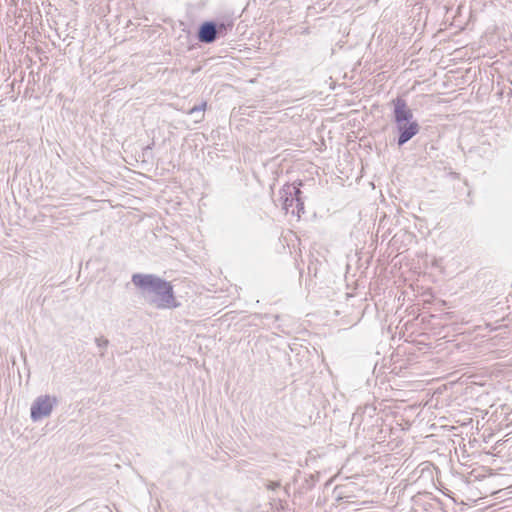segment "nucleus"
Returning <instances> with one entry per match:
<instances>
[{
  "label": "nucleus",
  "instance_id": "obj_1",
  "mask_svg": "<svg viewBox=\"0 0 512 512\" xmlns=\"http://www.w3.org/2000/svg\"><path fill=\"white\" fill-rule=\"evenodd\" d=\"M131 281L150 305L158 309L176 308L178 306L172 284L159 276L135 273L132 275Z\"/></svg>",
  "mask_w": 512,
  "mask_h": 512
},
{
  "label": "nucleus",
  "instance_id": "obj_2",
  "mask_svg": "<svg viewBox=\"0 0 512 512\" xmlns=\"http://www.w3.org/2000/svg\"><path fill=\"white\" fill-rule=\"evenodd\" d=\"M392 105L393 120L398 133L397 144L401 147L419 133L420 126L405 99L397 97L392 100Z\"/></svg>",
  "mask_w": 512,
  "mask_h": 512
},
{
  "label": "nucleus",
  "instance_id": "obj_3",
  "mask_svg": "<svg viewBox=\"0 0 512 512\" xmlns=\"http://www.w3.org/2000/svg\"><path fill=\"white\" fill-rule=\"evenodd\" d=\"M231 28V23L205 21L198 28L197 38L202 43L211 44L220 36H224L227 30Z\"/></svg>",
  "mask_w": 512,
  "mask_h": 512
},
{
  "label": "nucleus",
  "instance_id": "obj_4",
  "mask_svg": "<svg viewBox=\"0 0 512 512\" xmlns=\"http://www.w3.org/2000/svg\"><path fill=\"white\" fill-rule=\"evenodd\" d=\"M57 402V398L54 396L41 395L37 397L30 408V417L32 421L37 422L50 416Z\"/></svg>",
  "mask_w": 512,
  "mask_h": 512
},
{
  "label": "nucleus",
  "instance_id": "obj_5",
  "mask_svg": "<svg viewBox=\"0 0 512 512\" xmlns=\"http://www.w3.org/2000/svg\"><path fill=\"white\" fill-rule=\"evenodd\" d=\"M298 195H301V190L294 185H285L279 191L278 201L281 203V207L286 213H288L289 209L294 205Z\"/></svg>",
  "mask_w": 512,
  "mask_h": 512
},
{
  "label": "nucleus",
  "instance_id": "obj_6",
  "mask_svg": "<svg viewBox=\"0 0 512 512\" xmlns=\"http://www.w3.org/2000/svg\"><path fill=\"white\" fill-rule=\"evenodd\" d=\"M205 108H206L205 102L200 105H195L188 111V114L193 115L195 117V122L198 123V122L202 121L204 118Z\"/></svg>",
  "mask_w": 512,
  "mask_h": 512
},
{
  "label": "nucleus",
  "instance_id": "obj_7",
  "mask_svg": "<svg viewBox=\"0 0 512 512\" xmlns=\"http://www.w3.org/2000/svg\"><path fill=\"white\" fill-rule=\"evenodd\" d=\"M95 343L98 346V348L100 349V353H99L100 357L103 358L105 356L106 348L109 345V340L104 337H97V338H95Z\"/></svg>",
  "mask_w": 512,
  "mask_h": 512
},
{
  "label": "nucleus",
  "instance_id": "obj_8",
  "mask_svg": "<svg viewBox=\"0 0 512 512\" xmlns=\"http://www.w3.org/2000/svg\"><path fill=\"white\" fill-rule=\"evenodd\" d=\"M296 209H297V215L300 217V213L304 211V202L301 199V195H298L296 197Z\"/></svg>",
  "mask_w": 512,
  "mask_h": 512
},
{
  "label": "nucleus",
  "instance_id": "obj_9",
  "mask_svg": "<svg viewBox=\"0 0 512 512\" xmlns=\"http://www.w3.org/2000/svg\"><path fill=\"white\" fill-rule=\"evenodd\" d=\"M266 487L269 490H276L277 488L280 487V483L279 482H275V481H269L267 483Z\"/></svg>",
  "mask_w": 512,
  "mask_h": 512
}]
</instances>
